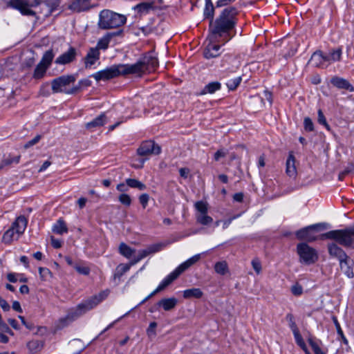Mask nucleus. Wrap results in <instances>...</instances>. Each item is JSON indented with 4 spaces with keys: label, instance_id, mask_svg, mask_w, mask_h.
Listing matches in <instances>:
<instances>
[{
    "label": "nucleus",
    "instance_id": "1",
    "mask_svg": "<svg viewBox=\"0 0 354 354\" xmlns=\"http://www.w3.org/2000/svg\"><path fill=\"white\" fill-rule=\"evenodd\" d=\"M158 65V59L150 53L133 64H119L121 75L131 74L138 77H141L144 73L154 70Z\"/></svg>",
    "mask_w": 354,
    "mask_h": 354
},
{
    "label": "nucleus",
    "instance_id": "2",
    "mask_svg": "<svg viewBox=\"0 0 354 354\" xmlns=\"http://www.w3.org/2000/svg\"><path fill=\"white\" fill-rule=\"evenodd\" d=\"M237 14L238 11L235 7L225 8L215 21L212 30V34L221 36L223 33L232 29L236 22Z\"/></svg>",
    "mask_w": 354,
    "mask_h": 354
},
{
    "label": "nucleus",
    "instance_id": "3",
    "mask_svg": "<svg viewBox=\"0 0 354 354\" xmlns=\"http://www.w3.org/2000/svg\"><path fill=\"white\" fill-rule=\"evenodd\" d=\"M320 239H332L346 248L354 249V226L342 230H330L322 234Z\"/></svg>",
    "mask_w": 354,
    "mask_h": 354
},
{
    "label": "nucleus",
    "instance_id": "4",
    "mask_svg": "<svg viewBox=\"0 0 354 354\" xmlns=\"http://www.w3.org/2000/svg\"><path fill=\"white\" fill-rule=\"evenodd\" d=\"M162 245L161 243H156L148 246L144 250H139L138 255L132 259L129 263H120L117 266L114 278H120L129 270L132 266L136 265L148 255L159 252L162 249Z\"/></svg>",
    "mask_w": 354,
    "mask_h": 354
},
{
    "label": "nucleus",
    "instance_id": "5",
    "mask_svg": "<svg viewBox=\"0 0 354 354\" xmlns=\"http://www.w3.org/2000/svg\"><path fill=\"white\" fill-rule=\"evenodd\" d=\"M109 294V290H105L101 291L99 294L91 297V298L84 301V302H82L77 306L76 310L73 313L68 314L66 316V317L64 318V319H62L61 322L66 321L68 319L69 321H72L73 319L80 316L86 311L93 309L96 306H97L100 302L104 300L108 297Z\"/></svg>",
    "mask_w": 354,
    "mask_h": 354
},
{
    "label": "nucleus",
    "instance_id": "6",
    "mask_svg": "<svg viewBox=\"0 0 354 354\" xmlns=\"http://www.w3.org/2000/svg\"><path fill=\"white\" fill-rule=\"evenodd\" d=\"M109 294V290H105L101 291L99 294L91 297V298L84 301V302H82L77 306L76 310L73 313L68 314L66 316V317L64 318V319H62L61 322L66 321L68 319L69 321H72L73 319L80 316L86 311L93 309L96 306H97L100 302L104 300L108 297Z\"/></svg>",
    "mask_w": 354,
    "mask_h": 354
},
{
    "label": "nucleus",
    "instance_id": "7",
    "mask_svg": "<svg viewBox=\"0 0 354 354\" xmlns=\"http://www.w3.org/2000/svg\"><path fill=\"white\" fill-rule=\"evenodd\" d=\"M126 21L127 18L124 15L104 10L100 13L98 26L103 30L117 28L124 25Z\"/></svg>",
    "mask_w": 354,
    "mask_h": 354
},
{
    "label": "nucleus",
    "instance_id": "8",
    "mask_svg": "<svg viewBox=\"0 0 354 354\" xmlns=\"http://www.w3.org/2000/svg\"><path fill=\"white\" fill-rule=\"evenodd\" d=\"M76 80L75 75H65L53 79L51 81V88L53 93H63L66 94H73L76 93L79 87H71V84H73Z\"/></svg>",
    "mask_w": 354,
    "mask_h": 354
},
{
    "label": "nucleus",
    "instance_id": "9",
    "mask_svg": "<svg viewBox=\"0 0 354 354\" xmlns=\"http://www.w3.org/2000/svg\"><path fill=\"white\" fill-rule=\"evenodd\" d=\"M28 221L24 216H18L15 222L12 223L11 227L6 231L3 235L2 240L5 243H10L13 240L17 239L24 234L26 227Z\"/></svg>",
    "mask_w": 354,
    "mask_h": 354
},
{
    "label": "nucleus",
    "instance_id": "10",
    "mask_svg": "<svg viewBox=\"0 0 354 354\" xmlns=\"http://www.w3.org/2000/svg\"><path fill=\"white\" fill-rule=\"evenodd\" d=\"M297 252L299 257V261L306 265L313 264L318 259V254L316 250L306 243L297 244Z\"/></svg>",
    "mask_w": 354,
    "mask_h": 354
},
{
    "label": "nucleus",
    "instance_id": "11",
    "mask_svg": "<svg viewBox=\"0 0 354 354\" xmlns=\"http://www.w3.org/2000/svg\"><path fill=\"white\" fill-rule=\"evenodd\" d=\"M54 58V53L53 50H48L44 53L41 59L36 66L32 77L34 79H41L46 73L47 69L50 66Z\"/></svg>",
    "mask_w": 354,
    "mask_h": 354
},
{
    "label": "nucleus",
    "instance_id": "12",
    "mask_svg": "<svg viewBox=\"0 0 354 354\" xmlns=\"http://www.w3.org/2000/svg\"><path fill=\"white\" fill-rule=\"evenodd\" d=\"M40 0H10L9 4L11 7L18 9L23 15H33L35 12L32 8L36 7Z\"/></svg>",
    "mask_w": 354,
    "mask_h": 354
},
{
    "label": "nucleus",
    "instance_id": "13",
    "mask_svg": "<svg viewBox=\"0 0 354 354\" xmlns=\"http://www.w3.org/2000/svg\"><path fill=\"white\" fill-rule=\"evenodd\" d=\"M59 5V0H40L39 3L35 7H38L39 10H33L35 12L33 15L38 13L40 15V17H48L57 10Z\"/></svg>",
    "mask_w": 354,
    "mask_h": 354
},
{
    "label": "nucleus",
    "instance_id": "14",
    "mask_svg": "<svg viewBox=\"0 0 354 354\" xmlns=\"http://www.w3.org/2000/svg\"><path fill=\"white\" fill-rule=\"evenodd\" d=\"M121 75L119 64L113 65L104 70L93 73V77L97 82L106 81Z\"/></svg>",
    "mask_w": 354,
    "mask_h": 354
},
{
    "label": "nucleus",
    "instance_id": "15",
    "mask_svg": "<svg viewBox=\"0 0 354 354\" xmlns=\"http://www.w3.org/2000/svg\"><path fill=\"white\" fill-rule=\"evenodd\" d=\"M194 206L197 211L196 218L198 223L207 225L212 223V218L207 215L208 205L207 203L202 201H197Z\"/></svg>",
    "mask_w": 354,
    "mask_h": 354
},
{
    "label": "nucleus",
    "instance_id": "16",
    "mask_svg": "<svg viewBox=\"0 0 354 354\" xmlns=\"http://www.w3.org/2000/svg\"><path fill=\"white\" fill-rule=\"evenodd\" d=\"M160 152L161 147L152 140L142 142L137 149V154L140 156L158 155Z\"/></svg>",
    "mask_w": 354,
    "mask_h": 354
},
{
    "label": "nucleus",
    "instance_id": "17",
    "mask_svg": "<svg viewBox=\"0 0 354 354\" xmlns=\"http://www.w3.org/2000/svg\"><path fill=\"white\" fill-rule=\"evenodd\" d=\"M77 50L74 47H70L67 51L57 57L55 63L59 65H66L71 64L76 60Z\"/></svg>",
    "mask_w": 354,
    "mask_h": 354
},
{
    "label": "nucleus",
    "instance_id": "18",
    "mask_svg": "<svg viewBox=\"0 0 354 354\" xmlns=\"http://www.w3.org/2000/svg\"><path fill=\"white\" fill-rule=\"evenodd\" d=\"M319 224L311 225L304 227L296 232V236L299 240H304L308 242H313L317 240V236L312 232L313 230L317 229Z\"/></svg>",
    "mask_w": 354,
    "mask_h": 354
},
{
    "label": "nucleus",
    "instance_id": "19",
    "mask_svg": "<svg viewBox=\"0 0 354 354\" xmlns=\"http://www.w3.org/2000/svg\"><path fill=\"white\" fill-rule=\"evenodd\" d=\"M100 52L97 48H89L86 55L83 58L84 67L91 68L100 59Z\"/></svg>",
    "mask_w": 354,
    "mask_h": 354
},
{
    "label": "nucleus",
    "instance_id": "20",
    "mask_svg": "<svg viewBox=\"0 0 354 354\" xmlns=\"http://www.w3.org/2000/svg\"><path fill=\"white\" fill-rule=\"evenodd\" d=\"M122 33V30H119L115 32H107L106 35H104L102 38H100L97 43V45L95 47H93V48H97L98 51L100 50H106L109 47V44L111 41V39L113 37H116L118 35H120Z\"/></svg>",
    "mask_w": 354,
    "mask_h": 354
},
{
    "label": "nucleus",
    "instance_id": "21",
    "mask_svg": "<svg viewBox=\"0 0 354 354\" xmlns=\"http://www.w3.org/2000/svg\"><path fill=\"white\" fill-rule=\"evenodd\" d=\"M328 250L329 254L333 257L337 258L339 261H342V259H345L348 257L343 249L339 247L337 243H329L328 245Z\"/></svg>",
    "mask_w": 354,
    "mask_h": 354
},
{
    "label": "nucleus",
    "instance_id": "22",
    "mask_svg": "<svg viewBox=\"0 0 354 354\" xmlns=\"http://www.w3.org/2000/svg\"><path fill=\"white\" fill-rule=\"evenodd\" d=\"M330 82L334 86L339 89H345L351 92L354 91V88L350 82L342 77L335 76L331 78Z\"/></svg>",
    "mask_w": 354,
    "mask_h": 354
},
{
    "label": "nucleus",
    "instance_id": "23",
    "mask_svg": "<svg viewBox=\"0 0 354 354\" xmlns=\"http://www.w3.org/2000/svg\"><path fill=\"white\" fill-rule=\"evenodd\" d=\"M107 122V117L104 113L100 114L92 121L87 122L85 124L86 129L93 131L97 127H100L104 125Z\"/></svg>",
    "mask_w": 354,
    "mask_h": 354
},
{
    "label": "nucleus",
    "instance_id": "24",
    "mask_svg": "<svg viewBox=\"0 0 354 354\" xmlns=\"http://www.w3.org/2000/svg\"><path fill=\"white\" fill-rule=\"evenodd\" d=\"M89 7L90 3L88 0H75L70 5V9L77 12L86 10Z\"/></svg>",
    "mask_w": 354,
    "mask_h": 354
},
{
    "label": "nucleus",
    "instance_id": "25",
    "mask_svg": "<svg viewBox=\"0 0 354 354\" xmlns=\"http://www.w3.org/2000/svg\"><path fill=\"white\" fill-rule=\"evenodd\" d=\"M286 172L288 176L291 178H295L297 174V169L295 167V158L292 154H290L286 160Z\"/></svg>",
    "mask_w": 354,
    "mask_h": 354
},
{
    "label": "nucleus",
    "instance_id": "26",
    "mask_svg": "<svg viewBox=\"0 0 354 354\" xmlns=\"http://www.w3.org/2000/svg\"><path fill=\"white\" fill-rule=\"evenodd\" d=\"M178 303V301L176 298H166L160 300L157 303V306L159 307H162L165 310L169 311L174 308Z\"/></svg>",
    "mask_w": 354,
    "mask_h": 354
},
{
    "label": "nucleus",
    "instance_id": "27",
    "mask_svg": "<svg viewBox=\"0 0 354 354\" xmlns=\"http://www.w3.org/2000/svg\"><path fill=\"white\" fill-rule=\"evenodd\" d=\"M179 276L178 273L174 270L168 276H167L158 285L156 291H161L169 286L173 281H174Z\"/></svg>",
    "mask_w": 354,
    "mask_h": 354
},
{
    "label": "nucleus",
    "instance_id": "28",
    "mask_svg": "<svg viewBox=\"0 0 354 354\" xmlns=\"http://www.w3.org/2000/svg\"><path fill=\"white\" fill-rule=\"evenodd\" d=\"M220 46L209 44L204 51V55L207 59L216 57L219 55Z\"/></svg>",
    "mask_w": 354,
    "mask_h": 354
},
{
    "label": "nucleus",
    "instance_id": "29",
    "mask_svg": "<svg viewBox=\"0 0 354 354\" xmlns=\"http://www.w3.org/2000/svg\"><path fill=\"white\" fill-rule=\"evenodd\" d=\"M309 62L315 67L324 68L323 62V52L322 50H317L313 53Z\"/></svg>",
    "mask_w": 354,
    "mask_h": 354
},
{
    "label": "nucleus",
    "instance_id": "30",
    "mask_svg": "<svg viewBox=\"0 0 354 354\" xmlns=\"http://www.w3.org/2000/svg\"><path fill=\"white\" fill-rule=\"evenodd\" d=\"M352 261L347 257L346 259H342V261H339L340 268L342 270L348 277L349 278L353 277L354 274L353 270L351 267V263Z\"/></svg>",
    "mask_w": 354,
    "mask_h": 354
},
{
    "label": "nucleus",
    "instance_id": "31",
    "mask_svg": "<svg viewBox=\"0 0 354 354\" xmlns=\"http://www.w3.org/2000/svg\"><path fill=\"white\" fill-rule=\"evenodd\" d=\"M119 252L121 255L127 259H130L136 252V250L131 248L124 243H121L118 248Z\"/></svg>",
    "mask_w": 354,
    "mask_h": 354
},
{
    "label": "nucleus",
    "instance_id": "32",
    "mask_svg": "<svg viewBox=\"0 0 354 354\" xmlns=\"http://www.w3.org/2000/svg\"><path fill=\"white\" fill-rule=\"evenodd\" d=\"M221 84L218 82H212L207 84L201 91V94L205 95L207 93L212 94L215 93L216 91L221 89Z\"/></svg>",
    "mask_w": 354,
    "mask_h": 354
},
{
    "label": "nucleus",
    "instance_id": "33",
    "mask_svg": "<svg viewBox=\"0 0 354 354\" xmlns=\"http://www.w3.org/2000/svg\"><path fill=\"white\" fill-rule=\"evenodd\" d=\"M203 292L200 288H191L183 291V297L185 299L201 298L203 296Z\"/></svg>",
    "mask_w": 354,
    "mask_h": 354
},
{
    "label": "nucleus",
    "instance_id": "34",
    "mask_svg": "<svg viewBox=\"0 0 354 354\" xmlns=\"http://www.w3.org/2000/svg\"><path fill=\"white\" fill-rule=\"evenodd\" d=\"M215 272L221 275H225L229 272L227 263L225 261L216 262L214 265Z\"/></svg>",
    "mask_w": 354,
    "mask_h": 354
},
{
    "label": "nucleus",
    "instance_id": "35",
    "mask_svg": "<svg viewBox=\"0 0 354 354\" xmlns=\"http://www.w3.org/2000/svg\"><path fill=\"white\" fill-rule=\"evenodd\" d=\"M53 231L57 234H62L68 232V228L64 221L62 219H59L53 225Z\"/></svg>",
    "mask_w": 354,
    "mask_h": 354
},
{
    "label": "nucleus",
    "instance_id": "36",
    "mask_svg": "<svg viewBox=\"0 0 354 354\" xmlns=\"http://www.w3.org/2000/svg\"><path fill=\"white\" fill-rule=\"evenodd\" d=\"M126 183L129 187L136 188L139 190H144L147 187L144 183L135 178H127L126 179Z\"/></svg>",
    "mask_w": 354,
    "mask_h": 354
},
{
    "label": "nucleus",
    "instance_id": "37",
    "mask_svg": "<svg viewBox=\"0 0 354 354\" xmlns=\"http://www.w3.org/2000/svg\"><path fill=\"white\" fill-rule=\"evenodd\" d=\"M152 3H141L136 5L133 8L138 13L142 15L147 13L152 8Z\"/></svg>",
    "mask_w": 354,
    "mask_h": 354
},
{
    "label": "nucleus",
    "instance_id": "38",
    "mask_svg": "<svg viewBox=\"0 0 354 354\" xmlns=\"http://www.w3.org/2000/svg\"><path fill=\"white\" fill-rule=\"evenodd\" d=\"M342 50L341 48L332 49L328 53L331 62H339L342 59Z\"/></svg>",
    "mask_w": 354,
    "mask_h": 354
},
{
    "label": "nucleus",
    "instance_id": "39",
    "mask_svg": "<svg viewBox=\"0 0 354 354\" xmlns=\"http://www.w3.org/2000/svg\"><path fill=\"white\" fill-rule=\"evenodd\" d=\"M214 7L210 0H206L205 8L204 9V15L207 18L213 19Z\"/></svg>",
    "mask_w": 354,
    "mask_h": 354
},
{
    "label": "nucleus",
    "instance_id": "40",
    "mask_svg": "<svg viewBox=\"0 0 354 354\" xmlns=\"http://www.w3.org/2000/svg\"><path fill=\"white\" fill-rule=\"evenodd\" d=\"M241 81H242V78L241 76L236 77L233 79L229 80L226 82V85H227V88H229V90L234 91L239 86V85L241 84Z\"/></svg>",
    "mask_w": 354,
    "mask_h": 354
},
{
    "label": "nucleus",
    "instance_id": "41",
    "mask_svg": "<svg viewBox=\"0 0 354 354\" xmlns=\"http://www.w3.org/2000/svg\"><path fill=\"white\" fill-rule=\"evenodd\" d=\"M74 269L80 274L88 275L90 273V268L84 263H77L74 265Z\"/></svg>",
    "mask_w": 354,
    "mask_h": 354
},
{
    "label": "nucleus",
    "instance_id": "42",
    "mask_svg": "<svg viewBox=\"0 0 354 354\" xmlns=\"http://www.w3.org/2000/svg\"><path fill=\"white\" fill-rule=\"evenodd\" d=\"M20 159V156L15 157H8L2 160L0 163V170L2 169L5 166L10 165L12 163H19Z\"/></svg>",
    "mask_w": 354,
    "mask_h": 354
},
{
    "label": "nucleus",
    "instance_id": "43",
    "mask_svg": "<svg viewBox=\"0 0 354 354\" xmlns=\"http://www.w3.org/2000/svg\"><path fill=\"white\" fill-rule=\"evenodd\" d=\"M118 201H120V203H121L122 205L127 207L130 206L131 204V198L130 196L125 193L121 194L118 196Z\"/></svg>",
    "mask_w": 354,
    "mask_h": 354
},
{
    "label": "nucleus",
    "instance_id": "44",
    "mask_svg": "<svg viewBox=\"0 0 354 354\" xmlns=\"http://www.w3.org/2000/svg\"><path fill=\"white\" fill-rule=\"evenodd\" d=\"M192 265H193L191 261H189V259L186 261H185L183 263H181L178 267H177L175 269V270L180 275L182 272H183L185 270L188 269Z\"/></svg>",
    "mask_w": 354,
    "mask_h": 354
},
{
    "label": "nucleus",
    "instance_id": "45",
    "mask_svg": "<svg viewBox=\"0 0 354 354\" xmlns=\"http://www.w3.org/2000/svg\"><path fill=\"white\" fill-rule=\"evenodd\" d=\"M304 127L306 131H313L314 130V125L312 120L306 117L304 120Z\"/></svg>",
    "mask_w": 354,
    "mask_h": 354
},
{
    "label": "nucleus",
    "instance_id": "46",
    "mask_svg": "<svg viewBox=\"0 0 354 354\" xmlns=\"http://www.w3.org/2000/svg\"><path fill=\"white\" fill-rule=\"evenodd\" d=\"M317 114H318V118H317L318 122L319 124L324 125V127H326L327 128V129H330L329 125L328 124V123L326 122V119L321 109L318 110Z\"/></svg>",
    "mask_w": 354,
    "mask_h": 354
},
{
    "label": "nucleus",
    "instance_id": "47",
    "mask_svg": "<svg viewBox=\"0 0 354 354\" xmlns=\"http://www.w3.org/2000/svg\"><path fill=\"white\" fill-rule=\"evenodd\" d=\"M308 342L312 347L315 354H325V353L321 350L319 346L313 339H309Z\"/></svg>",
    "mask_w": 354,
    "mask_h": 354
},
{
    "label": "nucleus",
    "instance_id": "48",
    "mask_svg": "<svg viewBox=\"0 0 354 354\" xmlns=\"http://www.w3.org/2000/svg\"><path fill=\"white\" fill-rule=\"evenodd\" d=\"M252 266L254 271L257 274H260L261 271V263L257 259H254L252 261Z\"/></svg>",
    "mask_w": 354,
    "mask_h": 354
},
{
    "label": "nucleus",
    "instance_id": "49",
    "mask_svg": "<svg viewBox=\"0 0 354 354\" xmlns=\"http://www.w3.org/2000/svg\"><path fill=\"white\" fill-rule=\"evenodd\" d=\"M149 196L147 194H142L139 197V201L143 208H145L148 204Z\"/></svg>",
    "mask_w": 354,
    "mask_h": 354
},
{
    "label": "nucleus",
    "instance_id": "50",
    "mask_svg": "<svg viewBox=\"0 0 354 354\" xmlns=\"http://www.w3.org/2000/svg\"><path fill=\"white\" fill-rule=\"evenodd\" d=\"M39 273L40 274V277L43 279H46L47 277L51 274L49 269L41 267L39 268Z\"/></svg>",
    "mask_w": 354,
    "mask_h": 354
},
{
    "label": "nucleus",
    "instance_id": "51",
    "mask_svg": "<svg viewBox=\"0 0 354 354\" xmlns=\"http://www.w3.org/2000/svg\"><path fill=\"white\" fill-rule=\"evenodd\" d=\"M294 335H295V341H296L297 344L300 347H304L305 345V343L304 342V339H303L301 335L299 333V332L297 330H295Z\"/></svg>",
    "mask_w": 354,
    "mask_h": 354
},
{
    "label": "nucleus",
    "instance_id": "52",
    "mask_svg": "<svg viewBox=\"0 0 354 354\" xmlns=\"http://www.w3.org/2000/svg\"><path fill=\"white\" fill-rule=\"evenodd\" d=\"M41 139V136L40 135H37L34 138H32V140H29L28 142H27L25 145H24V147L26 149L27 148H29L35 145H36Z\"/></svg>",
    "mask_w": 354,
    "mask_h": 354
},
{
    "label": "nucleus",
    "instance_id": "53",
    "mask_svg": "<svg viewBox=\"0 0 354 354\" xmlns=\"http://www.w3.org/2000/svg\"><path fill=\"white\" fill-rule=\"evenodd\" d=\"M291 291H292V293L294 295L299 296V295H301L302 294L303 289H302V287L300 285L295 284V285L292 286Z\"/></svg>",
    "mask_w": 354,
    "mask_h": 354
},
{
    "label": "nucleus",
    "instance_id": "54",
    "mask_svg": "<svg viewBox=\"0 0 354 354\" xmlns=\"http://www.w3.org/2000/svg\"><path fill=\"white\" fill-rule=\"evenodd\" d=\"M156 326H157L156 322H153L150 323V324L147 330V333L149 336L156 335L155 329H156Z\"/></svg>",
    "mask_w": 354,
    "mask_h": 354
},
{
    "label": "nucleus",
    "instance_id": "55",
    "mask_svg": "<svg viewBox=\"0 0 354 354\" xmlns=\"http://www.w3.org/2000/svg\"><path fill=\"white\" fill-rule=\"evenodd\" d=\"M226 154H227V152L225 150H223V149L218 150L214 153V160L216 161H218L221 158L225 157L226 156Z\"/></svg>",
    "mask_w": 354,
    "mask_h": 354
},
{
    "label": "nucleus",
    "instance_id": "56",
    "mask_svg": "<svg viewBox=\"0 0 354 354\" xmlns=\"http://www.w3.org/2000/svg\"><path fill=\"white\" fill-rule=\"evenodd\" d=\"M116 189L118 191L124 193L129 190V186L128 185L124 183H120L117 185Z\"/></svg>",
    "mask_w": 354,
    "mask_h": 354
},
{
    "label": "nucleus",
    "instance_id": "57",
    "mask_svg": "<svg viewBox=\"0 0 354 354\" xmlns=\"http://www.w3.org/2000/svg\"><path fill=\"white\" fill-rule=\"evenodd\" d=\"M28 346L30 350H36L40 346L39 341H31L28 343Z\"/></svg>",
    "mask_w": 354,
    "mask_h": 354
},
{
    "label": "nucleus",
    "instance_id": "58",
    "mask_svg": "<svg viewBox=\"0 0 354 354\" xmlns=\"http://www.w3.org/2000/svg\"><path fill=\"white\" fill-rule=\"evenodd\" d=\"M19 319L21 321V323L29 330H32L34 328V325L32 323L27 322L23 316L19 315Z\"/></svg>",
    "mask_w": 354,
    "mask_h": 354
},
{
    "label": "nucleus",
    "instance_id": "59",
    "mask_svg": "<svg viewBox=\"0 0 354 354\" xmlns=\"http://www.w3.org/2000/svg\"><path fill=\"white\" fill-rule=\"evenodd\" d=\"M235 0H218L216 5V7H223L227 5L230 4L234 2Z\"/></svg>",
    "mask_w": 354,
    "mask_h": 354
},
{
    "label": "nucleus",
    "instance_id": "60",
    "mask_svg": "<svg viewBox=\"0 0 354 354\" xmlns=\"http://www.w3.org/2000/svg\"><path fill=\"white\" fill-rule=\"evenodd\" d=\"M0 306L4 311L10 310V306L8 302L0 296Z\"/></svg>",
    "mask_w": 354,
    "mask_h": 354
},
{
    "label": "nucleus",
    "instance_id": "61",
    "mask_svg": "<svg viewBox=\"0 0 354 354\" xmlns=\"http://www.w3.org/2000/svg\"><path fill=\"white\" fill-rule=\"evenodd\" d=\"M51 244L53 248H59L62 247V242L60 240L56 239L53 236H52L51 237Z\"/></svg>",
    "mask_w": 354,
    "mask_h": 354
},
{
    "label": "nucleus",
    "instance_id": "62",
    "mask_svg": "<svg viewBox=\"0 0 354 354\" xmlns=\"http://www.w3.org/2000/svg\"><path fill=\"white\" fill-rule=\"evenodd\" d=\"M12 307L13 310H16L17 312L22 313V308H21V305L19 301H13Z\"/></svg>",
    "mask_w": 354,
    "mask_h": 354
},
{
    "label": "nucleus",
    "instance_id": "63",
    "mask_svg": "<svg viewBox=\"0 0 354 354\" xmlns=\"http://www.w3.org/2000/svg\"><path fill=\"white\" fill-rule=\"evenodd\" d=\"M189 170L187 168H180L179 170V173L181 177L184 178H187L189 174Z\"/></svg>",
    "mask_w": 354,
    "mask_h": 354
},
{
    "label": "nucleus",
    "instance_id": "64",
    "mask_svg": "<svg viewBox=\"0 0 354 354\" xmlns=\"http://www.w3.org/2000/svg\"><path fill=\"white\" fill-rule=\"evenodd\" d=\"M7 279L10 282L12 283H15L17 281V274L15 273L8 274Z\"/></svg>",
    "mask_w": 354,
    "mask_h": 354
}]
</instances>
